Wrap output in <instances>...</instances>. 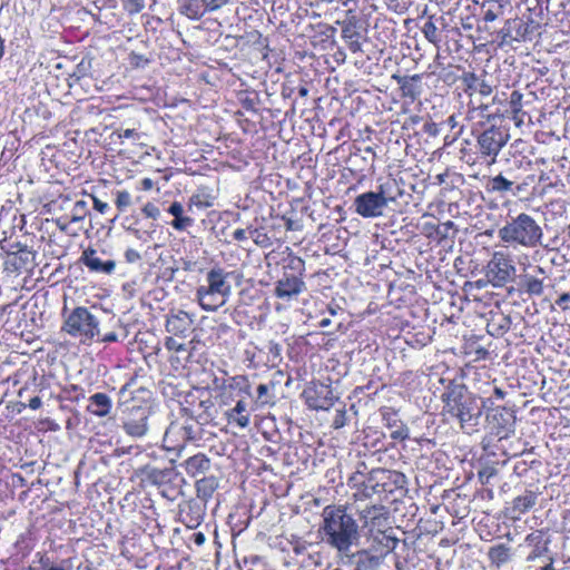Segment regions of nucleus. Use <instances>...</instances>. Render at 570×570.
Here are the masks:
<instances>
[{
    "mask_svg": "<svg viewBox=\"0 0 570 570\" xmlns=\"http://www.w3.org/2000/svg\"><path fill=\"white\" fill-rule=\"evenodd\" d=\"M194 263L190 261H183V269L184 271H191Z\"/></svg>",
    "mask_w": 570,
    "mask_h": 570,
    "instance_id": "338daca9",
    "label": "nucleus"
},
{
    "mask_svg": "<svg viewBox=\"0 0 570 570\" xmlns=\"http://www.w3.org/2000/svg\"><path fill=\"white\" fill-rule=\"evenodd\" d=\"M479 109L481 111H485V110H488V105H480L479 107L469 105L468 117L469 118H473V112L479 110Z\"/></svg>",
    "mask_w": 570,
    "mask_h": 570,
    "instance_id": "13d9d810",
    "label": "nucleus"
},
{
    "mask_svg": "<svg viewBox=\"0 0 570 570\" xmlns=\"http://www.w3.org/2000/svg\"><path fill=\"white\" fill-rule=\"evenodd\" d=\"M131 205V196L127 190H119L116 197V206L119 210H125Z\"/></svg>",
    "mask_w": 570,
    "mask_h": 570,
    "instance_id": "f704fd0d",
    "label": "nucleus"
},
{
    "mask_svg": "<svg viewBox=\"0 0 570 570\" xmlns=\"http://www.w3.org/2000/svg\"><path fill=\"white\" fill-rule=\"evenodd\" d=\"M80 261L95 273L111 274L116 268L115 261H101L94 248L85 249Z\"/></svg>",
    "mask_w": 570,
    "mask_h": 570,
    "instance_id": "dca6fc26",
    "label": "nucleus"
},
{
    "mask_svg": "<svg viewBox=\"0 0 570 570\" xmlns=\"http://www.w3.org/2000/svg\"><path fill=\"white\" fill-rule=\"evenodd\" d=\"M62 331L87 344L99 337V321L87 307L78 306L65 317Z\"/></svg>",
    "mask_w": 570,
    "mask_h": 570,
    "instance_id": "423d86ee",
    "label": "nucleus"
},
{
    "mask_svg": "<svg viewBox=\"0 0 570 570\" xmlns=\"http://www.w3.org/2000/svg\"><path fill=\"white\" fill-rule=\"evenodd\" d=\"M148 480L154 484H164L170 481L171 471L170 470H160V469H151L148 472Z\"/></svg>",
    "mask_w": 570,
    "mask_h": 570,
    "instance_id": "7c9ffc66",
    "label": "nucleus"
},
{
    "mask_svg": "<svg viewBox=\"0 0 570 570\" xmlns=\"http://www.w3.org/2000/svg\"><path fill=\"white\" fill-rule=\"evenodd\" d=\"M509 137L505 130L497 126H491L478 136L479 154L487 159L488 165H493L497 161V157L507 145Z\"/></svg>",
    "mask_w": 570,
    "mask_h": 570,
    "instance_id": "1a4fd4ad",
    "label": "nucleus"
},
{
    "mask_svg": "<svg viewBox=\"0 0 570 570\" xmlns=\"http://www.w3.org/2000/svg\"><path fill=\"white\" fill-rule=\"evenodd\" d=\"M495 472L497 471L494 468H484L483 470H481L479 472V478L482 483H487L489 481V479L495 474Z\"/></svg>",
    "mask_w": 570,
    "mask_h": 570,
    "instance_id": "09e8293b",
    "label": "nucleus"
},
{
    "mask_svg": "<svg viewBox=\"0 0 570 570\" xmlns=\"http://www.w3.org/2000/svg\"><path fill=\"white\" fill-rule=\"evenodd\" d=\"M96 338L104 343H111V342H116L118 337L115 332H110L105 335L99 334V337H96Z\"/></svg>",
    "mask_w": 570,
    "mask_h": 570,
    "instance_id": "864d4df0",
    "label": "nucleus"
},
{
    "mask_svg": "<svg viewBox=\"0 0 570 570\" xmlns=\"http://www.w3.org/2000/svg\"><path fill=\"white\" fill-rule=\"evenodd\" d=\"M195 543L202 546L205 542V535L202 532L195 534Z\"/></svg>",
    "mask_w": 570,
    "mask_h": 570,
    "instance_id": "0e129e2a",
    "label": "nucleus"
},
{
    "mask_svg": "<svg viewBox=\"0 0 570 570\" xmlns=\"http://www.w3.org/2000/svg\"><path fill=\"white\" fill-rule=\"evenodd\" d=\"M210 468V460L205 454H196L185 461V469L188 475L197 476L204 474Z\"/></svg>",
    "mask_w": 570,
    "mask_h": 570,
    "instance_id": "412c9836",
    "label": "nucleus"
},
{
    "mask_svg": "<svg viewBox=\"0 0 570 570\" xmlns=\"http://www.w3.org/2000/svg\"><path fill=\"white\" fill-rule=\"evenodd\" d=\"M488 557L498 568L510 560V548L505 544H497L489 549Z\"/></svg>",
    "mask_w": 570,
    "mask_h": 570,
    "instance_id": "bb28decb",
    "label": "nucleus"
},
{
    "mask_svg": "<svg viewBox=\"0 0 570 570\" xmlns=\"http://www.w3.org/2000/svg\"><path fill=\"white\" fill-rule=\"evenodd\" d=\"M304 289L305 283L302 277L284 274V276L276 282L274 292L278 298L289 299L299 295Z\"/></svg>",
    "mask_w": 570,
    "mask_h": 570,
    "instance_id": "ddd939ff",
    "label": "nucleus"
},
{
    "mask_svg": "<svg viewBox=\"0 0 570 570\" xmlns=\"http://www.w3.org/2000/svg\"><path fill=\"white\" fill-rule=\"evenodd\" d=\"M498 235L504 243L532 248L540 244L542 229L533 217L521 213L501 227Z\"/></svg>",
    "mask_w": 570,
    "mask_h": 570,
    "instance_id": "20e7f679",
    "label": "nucleus"
},
{
    "mask_svg": "<svg viewBox=\"0 0 570 570\" xmlns=\"http://www.w3.org/2000/svg\"><path fill=\"white\" fill-rule=\"evenodd\" d=\"M126 10L134 14L139 13L145 8L146 0H124Z\"/></svg>",
    "mask_w": 570,
    "mask_h": 570,
    "instance_id": "c9c22d12",
    "label": "nucleus"
},
{
    "mask_svg": "<svg viewBox=\"0 0 570 570\" xmlns=\"http://www.w3.org/2000/svg\"><path fill=\"white\" fill-rule=\"evenodd\" d=\"M92 200H94V208L96 210H98L100 214H105L108 210L109 206L107 203L100 200L97 197H92Z\"/></svg>",
    "mask_w": 570,
    "mask_h": 570,
    "instance_id": "3c124183",
    "label": "nucleus"
},
{
    "mask_svg": "<svg viewBox=\"0 0 570 570\" xmlns=\"http://www.w3.org/2000/svg\"><path fill=\"white\" fill-rule=\"evenodd\" d=\"M86 203L83 200H78L73 206V217L72 220H79L82 218V213L85 212Z\"/></svg>",
    "mask_w": 570,
    "mask_h": 570,
    "instance_id": "c03bdc74",
    "label": "nucleus"
},
{
    "mask_svg": "<svg viewBox=\"0 0 570 570\" xmlns=\"http://www.w3.org/2000/svg\"><path fill=\"white\" fill-rule=\"evenodd\" d=\"M523 24L527 27V36L530 40L531 39L530 36L539 27V24L535 23V21L532 18H529L528 21H523Z\"/></svg>",
    "mask_w": 570,
    "mask_h": 570,
    "instance_id": "603ef678",
    "label": "nucleus"
},
{
    "mask_svg": "<svg viewBox=\"0 0 570 570\" xmlns=\"http://www.w3.org/2000/svg\"><path fill=\"white\" fill-rule=\"evenodd\" d=\"M168 213L175 217L171 222V226L177 230H185L190 227L194 223L193 218L189 216H184V207L180 203L174 202L169 208Z\"/></svg>",
    "mask_w": 570,
    "mask_h": 570,
    "instance_id": "b1692460",
    "label": "nucleus"
},
{
    "mask_svg": "<svg viewBox=\"0 0 570 570\" xmlns=\"http://www.w3.org/2000/svg\"><path fill=\"white\" fill-rule=\"evenodd\" d=\"M537 503V494L533 491H525L524 494L513 500L512 509L519 514H523L534 507Z\"/></svg>",
    "mask_w": 570,
    "mask_h": 570,
    "instance_id": "a878e982",
    "label": "nucleus"
},
{
    "mask_svg": "<svg viewBox=\"0 0 570 570\" xmlns=\"http://www.w3.org/2000/svg\"><path fill=\"white\" fill-rule=\"evenodd\" d=\"M174 433L180 434L183 441H194L197 439V434L193 425H170L165 432V441H168L170 435Z\"/></svg>",
    "mask_w": 570,
    "mask_h": 570,
    "instance_id": "c85d7f7f",
    "label": "nucleus"
},
{
    "mask_svg": "<svg viewBox=\"0 0 570 570\" xmlns=\"http://www.w3.org/2000/svg\"><path fill=\"white\" fill-rule=\"evenodd\" d=\"M165 346L169 351H175V352L186 351V344L174 336L166 338Z\"/></svg>",
    "mask_w": 570,
    "mask_h": 570,
    "instance_id": "4c0bfd02",
    "label": "nucleus"
},
{
    "mask_svg": "<svg viewBox=\"0 0 570 570\" xmlns=\"http://www.w3.org/2000/svg\"><path fill=\"white\" fill-rule=\"evenodd\" d=\"M446 124L451 129H454L458 126L456 117L454 115L450 116L446 119Z\"/></svg>",
    "mask_w": 570,
    "mask_h": 570,
    "instance_id": "e2e57ef3",
    "label": "nucleus"
},
{
    "mask_svg": "<svg viewBox=\"0 0 570 570\" xmlns=\"http://www.w3.org/2000/svg\"><path fill=\"white\" fill-rule=\"evenodd\" d=\"M142 213L146 215V217L153 218V219H157L158 216L160 215L159 208L156 205H154L153 203H147L142 207Z\"/></svg>",
    "mask_w": 570,
    "mask_h": 570,
    "instance_id": "ea45409f",
    "label": "nucleus"
},
{
    "mask_svg": "<svg viewBox=\"0 0 570 570\" xmlns=\"http://www.w3.org/2000/svg\"><path fill=\"white\" fill-rule=\"evenodd\" d=\"M520 289L530 296H541L544 289L543 277L524 274L520 282Z\"/></svg>",
    "mask_w": 570,
    "mask_h": 570,
    "instance_id": "5701e85b",
    "label": "nucleus"
},
{
    "mask_svg": "<svg viewBox=\"0 0 570 570\" xmlns=\"http://www.w3.org/2000/svg\"><path fill=\"white\" fill-rule=\"evenodd\" d=\"M233 238L237 242L246 240L247 239L246 229H243V228L235 229L233 233Z\"/></svg>",
    "mask_w": 570,
    "mask_h": 570,
    "instance_id": "5fc2aeb1",
    "label": "nucleus"
},
{
    "mask_svg": "<svg viewBox=\"0 0 570 570\" xmlns=\"http://www.w3.org/2000/svg\"><path fill=\"white\" fill-rule=\"evenodd\" d=\"M511 326V318L509 316L501 315L498 320L492 318L487 326V331L492 336L504 335Z\"/></svg>",
    "mask_w": 570,
    "mask_h": 570,
    "instance_id": "cd10ccee",
    "label": "nucleus"
},
{
    "mask_svg": "<svg viewBox=\"0 0 570 570\" xmlns=\"http://www.w3.org/2000/svg\"><path fill=\"white\" fill-rule=\"evenodd\" d=\"M504 176H505V177H508V178H510V179H515V180L518 179V178H517V176L514 175V170H513V169H508V170L505 171V175H504Z\"/></svg>",
    "mask_w": 570,
    "mask_h": 570,
    "instance_id": "774afa93",
    "label": "nucleus"
},
{
    "mask_svg": "<svg viewBox=\"0 0 570 570\" xmlns=\"http://www.w3.org/2000/svg\"><path fill=\"white\" fill-rule=\"evenodd\" d=\"M125 258H126L127 263L132 264V263L138 262L141 258V256H140V254L136 249L128 248L125 252Z\"/></svg>",
    "mask_w": 570,
    "mask_h": 570,
    "instance_id": "de8ad7c7",
    "label": "nucleus"
},
{
    "mask_svg": "<svg viewBox=\"0 0 570 570\" xmlns=\"http://www.w3.org/2000/svg\"><path fill=\"white\" fill-rule=\"evenodd\" d=\"M268 392V386L266 384H259L257 386V396L262 400Z\"/></svg>",
    "mask_w": 570,
    "mask_h": 570,
    "instance_id": "bf43d9fd",
    "label": "nucleus"
},
{
    "mask_svg": "<svg viewBox=\"0 0 570 570\" xmlns=\"http://www.w3.org/2000/svg\"><path fill=\"white\" fill-rule=\"evenodd\" d=\"M422 32L429 42L436 45L440 41L438 27L432 21V18H429V20L424 23Z\"/></svg>",
    "mask_w": 570,
    "mask_h": 570,
    "instance_id": "2f4dec72",
    "label": "nucleus"
},
{
    "mask_svg": "<svg viewBox=\"0 0 570 570\" xmlns=\"http://www.w3.org/2000/svg\"><path fill=\"white\" fill-rule=\"evenodd\" d=\"M320 531L324 542L336 550L338 557L351 556V548L360 541V528L353 515L343 505H327L322 512Z\"/></svg>",
    "mask_w": 570,
    "mask_h": 570,
    "instance_id": "f257e3e1",
    "label": "nucleus"
},
{
    "mask_svg": "<svg viewBox=\"0 0 570 570\" xmlns=\"http://www.w3.org/2000/svg\"><path fill=\"white\" fill-rule=\"evenodd\" d=\"M127 232H129L138 240L142 242H146L151 236L149 232H141L140 229L131 226L127 227Z\"/></svg>",
    "mask_w": 570,
    "mask_h": 570,
    "instance_id": "a19ab883",
    "label": "nucleus"
},
{
    "mask_svg": "<svg viewBox=\"0 0 570 570\" xmlns=\"http://www.w3.org/2000/svg\"><path fill=\"white\" fill-rule=\"evenodd\" d=\"M194 320L185 311H178L167 317L166 331L171 335L186 338L191 330Z\"/></svg>",
    "mask_w": 570,
    "mask_h": 570,
    "instance_id": "4468645a",
    "label": "nucleus"
},
{
    "mask_svg": "<svg viewBox=\"0 0 570 570\" xmlns=\"http://www.w3.org/2000/svg\"><path fill=\"white\" fill-rule=\"evenodd\" d=\"M268 353L273 354L274 356H279L281 354V346L275 342H269L267 345Z\"/></svg>",
    "mask_w": 570,
    "mask_h": 570,
    "instance_id": "6e6d98bb",
    "label": "nucleus"
},
{
    "mask_svg": "<svg viewBox=\"0 0 570 570\" xmlns=\"http://www.w3.org/2000/svg\"><path fill=\"white\" fill-rule=\"evenodd\" d=\"M287 267L302 276L305 271V262L298 256H291Z\"/></svg>",
    "mask_w": 570,
    "mask_h": 570,
    "instance_id": "e433bc0d",
    "label": "nucleus"
},
{
    "mask_svg": "<svg viewBox=\"0 0 570 570\" xmlns=\"http://www.w3.org/2000/svg\"><path fill=\"white\" fill-rule=\"evenodd\" d=\"M390 184H381L377 191L363 193L354 199L355 212L364 218H375L383 215L384 208L391 202H395V196L389 195Z\"/></svg>",
    "mask_w": 570,
    "mask_h": 570,
    "instance_id": "0eeeda50",
    "label": "nucleus"
},
{
    "mask_svg": "<svg viewBox=\"0 0 570 570\" xmlns=\"http://www.w3.org/2000/svg\"><path fill=\"white\" fill-rule=\"evenodd\" d=\"M393 79L400 85L402 96L410 98L412 101L416 100L421 95L419 82L421 81L420 75L413 76H397L394 75Z\"/></svg>",
    "mask_w": 570,
    "mask_h": 570,
    "instance_id": "f3484780",
    "label": "nucleus"
},
{
    "mask_svg": "<svg viewBox=\"0 0 570 570\" xmlns=\"http://www.w3.org/2000/svg\"><path fill=\"white\" fill-rule=\"evenodd\" d=\"M454 226L453 222L451 220H448L441 225H439L436 228H435V232L436 234L441 237V238H446L448 237V232L449 229H451L452 227Z\"/></svg>",
    "mask_w": 570,
    "mask_h": 570,
    "instance_id": "37998d69",
    "label": "nucleus"
},
{
    "mask_svg": "<svg viewBox=\"0 0 570 570\" xmlns=\"http://www.w3.org/2000/svg\"><path fill=\"white\" fill-rule=\"evenodd\" d=\"M464 82L466 83L468 89L476 90L479 78L475 73L470 72L464 76Z\"/></svg>",
    "mask_w": 570,
    "mask_h": 570,
    "instance_id": "79ce46f5",
    "label": "nucleus"
},
{
    "mask_svg": "<svg viewBox=\"0 0 570 570\" xmlns=\"http://www.w3.org/2000/svg\"><path fill=\"white\" fill-rule=\"evenodd\" d=\"M154 187V181L150 178H144L141 180V188L144 190H150Z\"/></svg>",
    "mask_w": 570,
    "mask_h": 570,
    "instance_id": "680f3d73",
    "label": "nucleus"
},
{
    "mask_svg": "<svg viewBox=\"0 0 570 570\" xmlns=\"http://www.w3.org/2000/svg\"><path fill=\"white\" fill-rule=\"evenodd\" d=\"M112 402L105 393H95L89 397L88 411L99 417H105L110 413Z\"/></svg>",
    "mask_w": 570,
    "mask_h": 570,
    "instance_id": "aec40b11",
    "label": "nucleus"
},
{
    "mask_svg": "<svg viewBox=\"0 0 570 570\" xmlns=\"http://www.w3.org/2000/svg\"><path fill=\"white\" fill-rule=\"evenodd\" d=\"M228 0H180L179 12L191 20H198L205 13L224 7Z\"/></svg>",
    "mask_w": 570,
    "mask_h": 570,
    "instance_id": "9b49d317",
    "label": "nucleus"
},
{
    "mask_svg": "<svg viewBox=\"0 0 570 570\" xmlns=\"http://www.w3.org/2000/svg\"><path fill=\"white\" fill-rule=\"evenodd\" d=\"M385 425L391 429L390 436L393 440H406L409 438V428L397 420L395 412L386 411L382 414Z\"/></svg>",
    "mask_w": 570,
    "mask_h": 570,
    "instance_id": "6ab92c4d",
    "label": "nucleus"
},
{
    "mask_svg": "<svg viewBox=\"0 0 570 570\" xmlns=\"http://www.w3.org/2000/svg\"><path fill=\"white\" fill-rule=\"evenodd\" d=\"M476 91L482 96H489L492 94V86L488 81L481 80L478 83Z\"/></svg>",
    "mask_w": 570,
    "mask_h": 570,
    "instance_id": "a18cd8bd",
    "label": "nucleus"
},
{
    "mask_svg": "<svg viewBox=\"0 0 570 570\" xmlns=\"http://www.w3.org/2000/svg\"><path fill=\"white\" fill-rule=\"evenodd\" d=\"M121 429L130 439L145 438L155 428V411L151 404H132L125 409L120 417Z\"/></svg>",
    "mask_w": 570,
    "mask_h": 570,
    "instance_id": "39448f33",
    "label": "nucleus"
},
{
    "mask_svg": "<svg viewBox=\"0 0 570 570\" xmlns=\"http://www.w3.org/2000/svg\"><path fill=\"white\" fill-rule=\"evenodd\" d=\"M350 49L353 51V52H356V51H360L361 50V43L358 41H352L350 43Z\"/></svg>",
    "mask_w": 570,
    "mask_h": 570,
    "instance_id": "69168bd1",
    "label": "nucleus"
},
{
    "mask_svg": "<svg viewBox=\"0 0 570 570\" xmlns=\"http://www.w3.org/2000/svg\"><path fill=\"white\" fill-rule=\"evenodd\" d=\"M407 484L406 476L394 470H374L367 480L366 489L371 488L373 493H394L404 490Z\"/></svg>",
    "mask_w": 570,
    "mask_h": 570,
    "instance_id": "9d476101",
    "label": "nucleus"
},
{
    "mask_svg": "<svg viewBox=\"0 0 570 570\" xmlns=\"http://www.w3.org/2000/svg\"><path fill=\"white\" fill-rule=\"evenodd\" d=\"M18 246L20 247L18 250L19 259L23 263L24 266H27V265L33 266L36 253L31 249H28L27 246L22 247V246H20V244H18Z\"/></svg>",
    "mask_w": 570,
    "mask_h": 570,
    "instance_id": "72a5a7b5",
    "label": "nucleus"
},
{
    "mask_svg": "<svg viewBox=\"0 0 570 570\" xmlns=\"http://www.w3.org/2000/svg\"><path fill=\"white\" fill-rule=\"evenodd\" d=\"M527 184H518L515 185V179H510L505 177L503 174H499L492 178H490L487 183V189L490 193H498L504 195L507 193H512L513 196H517L521 191L524 190Z\"/></svg>",
    "mask_w": 570,
    "mask_h": 570,
    "instance_id": "2eb2a0df",
    "label": "nucleus"
},
{
    "mask_svg": "<svg viewBox=\"0 0 570 570\" xmlns=\"http://www.w3.org/2000/svg\"><path fill=\"white\" fill-rule=\"evenodd\" d=\"M517 275V267L509 254L494 252L488 262L485 276L493 287H503L513 282Z\"/></svg>",
    "mask_w": 570,
    "mask_h": 570,
    "instance_id": "6e6552de",
    "label": "nucleus"
},
{
    "mask_svg": "<svg viewBox=\"0 0 570 570\" xmlns=\"http://www.w3.org/2000/svg\"><path fill=\"white\" fill-rule=\"evenodd\" d=\"M556 304L563 311L568 309L569 308V304H570V294L569 293H563L561 294L558 299L556 301Z\"/></svg>",
    "mask_w": 570,
    "mask_h": 570,
    "instance_id": "49530a36",
    "label": "nucleus"
},
{
    "mask_svg": "<svg viewBox=\"0 0 570 570\" xmlns=\"http://www.w3.org/2000/svg\"><path fill=\"white\" fill-rule=\"evenodd\" d=\"M246 411V402L244 400L237 401L236 405L227 412L228 422H234L242 429L247 428L249 424V415Z\"/></svg>",
    "mask_w": 570,
    "mask_h": 570,
    "instance_id": "393cba45",
    "label": "nucleus"
},
{
    "mask_svg": "<svg viewBox=\"0 0 570 570\" xmlns=\"http://www.w3.org/2000/svg\"><path fill=\"white\" fill-rule=\"evenodd\" d=\"M42 405V401L39 396H33L29 400L28 406L32 410H38Z\"/></svg>",
    "mask_w": 570,
    "mask_h": 570,
    "instance_id": "4d7b16f0",
    "label": "nucleus"
},
{
    "mask_svg": "<svg viewBox=\"0 0 570 570\" xmlns=\"http://www.w3.org/2000/svg\"><path fill=\"white\" fill-rule=\"evenodd\" d=\"M507 2L500 0H492L488 2V9L484 11L483 20L492 22L502 16L505 11Z\"/></svg>",
    "mask_w": 570,
    "mask_h": 570,
    "instance_id": "c756f323",
    "label": "nucleus"
},
{
    "mask_svg": "<svg viewBox=\"0 0 570 570\" xmlns=\"http://www.w3.org/2000/svg\"><path fill=\"white\" fill-rule=\"evenodd\" d=\"M230 273L222 267H213L206 274L205 284L196 289V298L204 311L215 312L227 302L232 294L228 282Z\"/></svg>",
    "mask_w": 570,
    "mask_h": 570,
    "instance_id": "f03ea898",
    "label": "nucleus"
},
{
    "mask_svg": "<svg viewBox=\"0 0 570 570\" xmlns=\"http://www.w3.org/2000/svg\"><path fill=\"white\" fill-rule=\"evenodd\" d=\"M138 136L135 129H125L122 132L119 134L120 138H132Z\"/></svg>",
    "mask_w": 570,
    "mask_h": 570,
    "instance_id": "052dcab7",
    "label": "nucleus"
},
{
    "mask_svg": "<svg viewBox=\"0 0 570 570\" xmlns=\"http://www.w3.org/2000/svg\"><path fill=\"white\" fill-rule=\"evenodd\" d=\"M345 425V411L343 410H338L335 417H334V421H333V426L335 429H340L342 426Z\"/></svg>",
    "mask_w": 570,
    "mask_h": 570,
    "instance_id": "8fccbe9b",
    "label": "nucleus"
},
{
    "mask_svg": "<svg viewBox=\"0 0 570 570\" xmlns=\"http://www.w3.org/2000/svg\"><path fill=\"white\" fill-rule=\"evenodd\" d=\"M348 561L355 563V570H377L381 564V558L371 554L367 550H360L356 553H352L346 557Z\"/></svg>",
    "mask_w": 570,
    "mask_h": 570,
    "instance_id": "a211bd4d",
    "label": "nucleus"
},
{
    "mask_svg": "<svg viewBox=\"0 0 570 570\" xmlns=\"http://www.w3.org/2000/svg\"><path fill=\"white\" fill-rule=\"evenodd\" d=\"M250 236L254 238L255 244L262 247L269 245V238L266 234H261L256 228H248Z\"/></svg>",
    "mask_w": 570,
    "mask_h": 570,
    "instance_id": "58836bf2",
    "label": "nucleus"
},
{
    "mask_svg": "<svg viewBox=\"0 0 570 570\" xmlns=\"http://www.w3.org/2000/svg\"><path fill=\"white\" fill-rule=\"evenodd\" d=\"M219 482L218 479L214 475L204 476L196 481V492L197 497L207 502L214 494V492L218 489Z\"/></svg>",
    "mask_w": 570,
    "mask_h": 570,
    "instance_id": "4be33fe9",
    "label": "nucleus"
},
{
    "mask_svg": "<svg viewBox=\"0 0 570 570\" xmlns=\"http://www.w3.org/2000/svg\"><path fill=\"white\" fill-rule=\"evenodd\" d=\"M442 401L445 412L458 419L462 429L473 428L478 424L482 411L475 399L466 393L463 385L449 386L442 394Z\"/></svg>",
    "mask_w": 570,
    "mask_h": 570,
    "instance_id": "7ed1b4c3",
    "label": "nucleus"
},
{
    "mask_svg": "<svg viewBox=\"0 0 570 570\" xmlns=\"http://www.w3.org/2000/svg\"><path fill=\"white\" fill-rule=\"evenodd\" d=\"M522 94L514 90L511 92V96H510V108H511V112L513 114V118H517L518 117V114L521 111L522 109Z\"/></svg>",
    "mask_w": 570,
    "mask_h": 570,
    "instance_id": "473e14b6",
    "label": "nucleus"
},
{
    "mask_svg": "<svg viewBox=\"0 0 570 570\" xmlns=\"http://www.w3.org/2000/svg\"><path fill=\"white\" fill-rule=\"evenodd\" d=\"M498 37L500 38V46L529 40L527 27L523 24V19L519 17L505 20L504 26L498 32Z\"/></svg>",
    "mask_w": 570,
    "mask_h": 570,
    "instance_id": "f8f14e48",
    "label": "nucleus"
}]
</instances>
